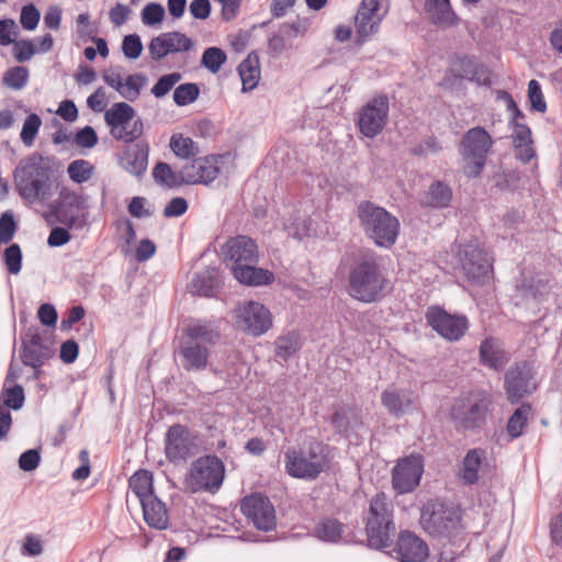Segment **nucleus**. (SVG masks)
Instances as JSON below:
<instances>
[{
	"label": "nucleus",
	"mask_w": 562,
	"mask_h": 562,
	"mask_svg": "<svg viewBox=\"0 0 562 562\" xmlns=\"http://www.w3.org/2000/svg\"><path fill=\"white\" fill-rule=\"evenodd\" d=\"M424 473V458L412 453L400 459L392 470V486L398 494L413 492Z\"/></svg>",
	"instance_id": "15"
},
{
	"label": "nucleus",
	"mask_w": 562,
	"mask_h": 562,
	"mask_svg": "<svg viewBox=\"0 0 562 562\" xmlns=\"http://www.w3.org/2000/svg\"><path fill=\"white\" fill-rule=\"evenodd\" d=\"M494 146V139L482 126L468 130L461 137L459 154L463 161V171L468 177H479Z\"/></svg>",
	"instance_id": "6"
},
{
	"label": "nucleus",
	"mask_w": 562,
	"mask_h": 562,
	"mask_svg": "<svg viewBox=\"0 0 562 562\" xmlns=\"http://www.w3.org/2000/svg\"><path fill=\"white\" fill-rule=\"evenodd\" d=\"M94 172L93 165L85 159H76L67 167V175L75 183L81 184L91 179Z\"/></svg>",
	"instance_id": "44"
},
{
	"label": "nucleus",
	"mask_w": 562,
	"mask_h": 562,
	"mask_svg": "<svg viewBox=\"0 0 562 562\" xmlns=\"http://www.w3.org/2000/svg\"><path fill=\"white\" fill-rule=\"evenodd\" d=\"M148 145L135 144L126 149L121 158V166L131 175H143L148 166Z\"/></svg>",
	"instance_id": "31"
},
{
	"label": "nucleus",
	"mask_w": 562,
	"mask_h": 562,
	"mask_svg": "<svg viewBox=\"0 0 562 562\" xmlns=\"http://www.w3.org/2000/svg\"><path fill=\"white\" fill-rule=\"evenodd\" d=\"M507 108L513 113L512 124H513V142L514 144L529 142L532 140L530 128L522 123L524 114L518 109L515 101L512 97L508 95V104Z\"/></svg>",
	"instance_id": "40"
},
{
	"label": "nucleus",
	"mask_w": 562,
	"mask_h": 562,
	"mask_svg": "<svg viewBox=\"0 0 562 562\" xmlns=\"http://www.w3.org/2000/svg\"><path fill=\"white\" fill-rule=\"evenodd\" d=\"M360 225L378 247L391 248L400 235V221L384 207L363 201L357 209Z\"/></svg>",
	"instance_id": "4"
},
{
	"label": "nucleus",
	"mask_w": 562,
	"mask_h": 562,
	"mask_svg": "<svg viewBox=\"0 0 562 562\" xmlns=\"http://www.w3.org/2000/svg\"><path fill=\"white\" fill-rule=\"evenodd\" d=\"M300 335L295 331L279 337L276 340V355L282 360H288L300 348Z\"/></svg>",
	"instance_id": "45"
},
{
	"label": "nucleus",
	"mask_w": 562,
	"mask_h": 562,
	"mask_svg": "<svg viewBox=\"0 0 562 562\" xmlns=\"http://www.w3.org/2000/svg\"><path fill=\"white\" fill-rule=\"evenodd\" d=\"M4 262L11 274H18L22 267V252L16 244L10 245L4 250Z\"/></svg>",
	"instance_id": "54"
},
{
	"label": "nucleus",
	"mask_w": 562,
	"mask_h": 562,
	"mask_svg": "<svg viewBox=\"0 0 562 562\" xmlns=\"http://www.w3.org/2000/svg\"><path fill=\"white\" fill-rule=\"evenodd\" d=\"M429 326L443 339L460 340L469 329V319L461 314H450L439 306H431L426 313Z\"/></svg>",
	"instance_id": "14"
},
{
	"label": "nucleus",
	"mask_w": 562,
	"mask_h": 562,
	"mask_svg": "<svg viewBox=\"0 0 562 562\" xmlns=\"http://www.w3.org/2000/svg\"><path fill=\"white\" fill-rule=\"evenodd\" d=\"M29 79V71L25 67H13L5 71L3 76V82L15 90L22 89Z\"/></svg>",
	"instance_id": "51"
},
{
	"label": "nucleus",
	"mask_w": 562,
	"mask_h": 562,
	"mask_svg": "<svg viewBox=\"0 0 562 562\" xmlns=\"http://www.w3.org/2000/svg\"><path fill=\"white\" fill-rule=\"evenodd\" d=\"M41 461V457L37 450L30 449L23 452L19 459V467L26 472L35 470Z\"/></svg>",
	"instance_id": "63"
},
{
	"label": "nucleus",
	"mask_w": 562,
	"mask_h": 562,
	"mask_svg": "<svg viewBox=\"0 0 562 562\" xmlns=\"http://www.w3.org/2000/svg\"><path fill=\"white\" fill-rule=\"evenodd\" d=\"M252 265L245 263L232 267L233 274L238 282L251 286H260L273 282L274 276L271 271L256 268Z\"/></svg>",
	"instance_id": "30"
},
{
	"label": "nucleus",
	"mask_w": 562,
	"mask_h": 562,
	"mask_svg": "<svg viewBox=\"0 0 562 562\" xmlns=\"http://www.w3.org/2000/svg\"><path fill=\"white\" fill-rule=\"evenodd\" d=\"M35 53L36 48L31 41L23 40L13 45L14 58L20 63L30 60Z\"/></svg>",
	"instance_id": "59"
},
{
	"label": "nucleus",
	"mask_w": 562,
	"mask_h": 562,
	"mask_svg": "<svg viewBox=\"0 0 562 562\" xmlns=\"http://www.w3.org/2000/svg\"><path fill=\"white\" fill-rule=\"evenodd\" d=\"M529 413L530 406L521 405L510 416L507 424V431L512 438H517L522 434Z\"/></svg>",
	"instance_id": "47"
},
{
	"label": "nucleus",
	"mask_w": 562,
	"mask_h": 562,
	"mask_svg": "<svg viewBox=\"0 0 562 562\" xmlns=\"http://www.w3.org/2000/svg\"><path fill=\"white\" fill-rule=\"evenodd\" d=\"M331 423L338 432L346 436L360 423L358 412L349 406L340 407L331 417Z\"/></svg>",
	"instance_id": "41"
},
{
	"label": "nucleus",
	"mask_w": 562,
	"mask_h": 562,
	"mask_svg": "<svg viewBox=\"0 0 562 562\" xmlns=\"http://www.w3.org/2000/svg\"><path fill=\"white\" fill-rule=\"evenodd\" d=\"M224 477L225 467L222 460L216 456H204L192 462L184 485L192 493H214L222 486Z\"/></svg>",
	"instance_id": "8"
},
{
	"label": "nucleus",
	"mask_w": 562,
	"mask_h": 562,
	"mask_svg": "<svg viewBox=\"0 0 562 562\" xmlns=\"http://www.w3.org/2000/svg\"><path fill=\"white\" fill-rule=\"evenodd\" d=\"M153 177L157 183L167 188H178L188 184L183 167L177 171L166 162H158L154 167Z\"/></svg>",
	"instance_id": "36"
},
{
	"label": "nucleus",
	"mask_w": 562,
	"mask_h": 562,
	"mask_svg": "<svg viewBox=\"0 0 562 562\" xmlns=\"http://www.w3.org/2000/svg\"><path fill=\"white\" fill-rule=\"evenodd\" d=\"M394 552L401 562H424L429 554L427 543L411 531L400 533Z\"/></svg>",
	"instance_id": "25"
},
{
	"label": "nucleus",
	"mask_w": 562,
	"mask_h": 562,
	"mask_svg": "<svg viewBox=\"0 0 562 562\" xmlns=\"http://www.w3.org/2000/svg\"><path fill=\"white\" fill-rule=\"evenodd\" d=\"M165 9L160 3H148L142 10V21L145 25L154 26L162 22Z\"/></svg>",
	"instance_id": "53"
},
{
	"label": "nucleus",
	"mask_w": 562,
	"mask_h": 562,
	"mask_svg": "<svg viewBox=\"0 0 562 562\" xmlns=\"http://www.w3.org/2000/svg\"><path fill=\"white\" fill-rule=\"evenodd\" d=\"M417 401V395L409 389L390 385L381 393L382 405L394 416H401L411 411Z\"/></svg>",
	"instance_id": "28"
},
{
	"label": "nucleus",
	"mask_w": 562,
	"mask_h": 562,
	"mask_svg": "<svg viewBox=\"0 0 562 562\" xmlns=\"http://www.w3.org/2000/svg\"><path fill=\"white\" fill-rule=\"evenodd\" d=\"M170 148L176 156L180 158H189L198 151L195 143L190 137L181 134H175L170 138Z\"/></svg>",
	"instance_id": "46"
},
{
	"label": "nucleus",
	"mask_w": 562,
	"mask_h": 562,
	"mask_svg": "<svg viewBox=\"0 0 562 562\" xmlns=\"http://www.w3.org/2000/svg\"><path fill=\"white\" fill-rule=\"evenodd\" d=\"M485 451L482 449H471L467 452L459 470V479L464 484H474L480 476V470L485 461Z\"/></svg>",
	"instance_id": "33"
},
{
	"label": "nucleus",
	"mask_w": 562,
	"mask_h": 562,
	"mask_svg": "<svg viewBox=\"0 0 562 562\" xmlns=\"http://www.w3.org/2000/svg\"><path fill=\"white\" fill-rule=\"evenodd\" d=\"M480 357L483 364L498 370L508 361L499 340L495 338H486L480 347Z\"/></svg>",
	"instance_id": "34"
},
{
	"label": "nucleus",
	"mask_w": 562,
	"mask_h": 562,
	"mask_svg": "<svg viewBox=\"0 0 562 562\" xmlns=\"http://www.w3.org/2000/svg\"><path fill=\"white\" fill-rule=\"evenodd\" d=\"M40 11L33 4H26L21 10L20 23L24 30L33 31L40 22Z\"/></svg>",
	"instance_id": "58"
},
{
	"label": "nucleus",
	"mask_w": 562,
	"mask_h": 562,
	"mask_svg": "<svg viewBox=\"0 0 562 562\" xmlns=\"http://www.w3.org/2000/svg\"><path fill=\"white\" fill-rule=\"evenodd\" d=\"M54 353L53 342L46 331L38 327H30L23 340V363L27 367H42Z\"/></svg>",
	"instance_id": "18"
},
{
	"label": "nucleus",
	"mask_w": 562,
	"mask_h": 562,
	"mask_svg": "<svg viewBox=\"0 0 562 562\" xmlns=\"http://www.w3.org/2000/svg\"><path fill=\"white\" fill-rule=\"evenodd\" d=\"M528 99L530 101L531 108L540 113L546 112L547 103L544 101V97L541 90L540 83L532 79L528 83Z\"/></svg>",
	"instance_id": "55"
},
{
	"label": "nucleus",
	"mask_w": 562,
	"mask_h": 562,
	"mask_svg": "<svg viewBox=\"0 0 562 562\" xmlns=\"http://www.w3.org/2000/svg\"><path fill=\"white\" fill-rule=\"evenodd\" d=\"M16 223L11 212H4L0 216V244H8L14 236Z\"/></svg>",
	"instance_id": "56"
},
{
	"label": "nucleus",
	"mask_w": 562,
	"mask_h": 562,
	"mask_svg": "<svg viewBox=\"0 0 562 562\" xmlns=\"http://www.w3.org/2000/svg\"><path fill=\"white\" fill-rule=\"evenodd\" d=\"M328 462L327 447L316 439H310L288 449L284 468L293 477L314 480L328 467Z\"/></svg>",
	"instance_id": "5"
},
{
	"label": "nucleus",
	"mask_w": 562,
	"mask_h": 562,
	"mask_svg": "<svg viewBox=\"0 0 562 562\" xmlns=\"http://www.w3.org/2000/svg\"><path fill=\"white\" fill-rule=\"evenodd\" d=\"M43 552L42 541L34 535H27L21 547V554L24 557H37Z\"/></svg>",
	"instance_id": "62"
},
{
	"label": "nucleus",
	"mask_w": 562,
	"mask_h": 562,
	"mask_svg": "<svg viewBox=\"0 0 562 562\" xmlns=\"http://www.w3.org/2000/svg\"><path fill=\"white\" fill-rule=\"evenodd\" d=\"M240 508L247 519L259 530L269 531L277 525L273 505L267 496L260 493L246 496L241 501Z\"/></svg>",
	"instance_id": "19"
},
{
	"label": "nucleus",
	"mask_w": 562,
	"mask_h": 562,
	"mask_svg": "<svg viewBox=\"0 0 562 562\" xmlns=\"http://www.w3.org/2000/svg\"><path fill=\"white\" fill-rule=\"evenodd\" d=\"M221 284L220 272L216 268H207L195 274L191 281V292L201 296H211Z\"/></svg>",
	"instance_id": "35"
},
{
	"label": "nucleus",
	"mask_w": 562,
	"mask_h": 562,
	"mask_svg": "<svg viewBox=\"0 0 562 562\" xmlns=\"http://www.w3.org/2000/svg\"><path fill=\"white\" fill-rule=\"evenodd\" d=\"M344 526L336 519H323L315 527V536L325 542H336L342 535Z\"/></svg>",
	"instance_id": "42"
},
{
	"label": "nucleus",
	"mask_w": 562,
	"mask_h": 562,
	"mask_svg": "<svg viewBox=\"0 0 562 562\" xmlns=\"http://www.w3.org/2000/svg\"><path fill=\"white\" fill-rule=\"evenodd\" d=\"M103 81L119 95L127 101H135L140 95L142 90L147 86L148 78L142 74L136 72L132 75H124L121 66L110 67L102 72Z\"/></svg>",
	"instance_id": "16"
},
{
	"label": "nucleus",
	"mask_w": 562,
	"mask_h": 562,
	"mask_svg": "<svg viewBox=\"0 0 562 562\" xmlns=\"http://www.w3.org/2000/svg\"><path fill=\"white\" fill-rule=\"evenodd\" d=\"M220 338L217 327L207 321L190 323L180 345L182 367L188 371H200L206 368L210 347Z\"/></svg>",
	"instance_id": "3"
},
{
	"label": "nucleus",
	"mask_w": 562,
	"mask_h": 562,
	"mask_svg": "<svg viewBox=\"0 0 562 562\" xmlns=\"http://www.w3.org/2000/svg\"><path fill=\"white\" fill-rule=\"evenodd\" d=\"M188 210V203L183 198H173L171 199L164 210V215L166 217H178L186 213Z\"/></svg>",
	"instance_id": "64"
},
{
	"label": "nucleus",
	"mask_w": 562,
	"mask_h": 562,
	"mask_svg": "<svg viewBox=\"0 0 562 562\" xmlns=\"http://www.w3.org/2000/svg\"><path fill=\"white\" fill-rule=\"evenodd\" d=\"M238 74L243 82V91L255 89L260 79L259 59L256 55H248L238 66Z\"/></svg>",
	"instance_id": "37"
},
{
	"label": "nucleus",
	"mask_w": 562,
	"mask_h": 562,
	"mask_svg": "<svg viewBox=\"0 0 562 562\" xmlns=\"http://www.w3.org/2000/svg\"><path fill=\"white\" fill-rule=\"evenodd\" d=\"M390 290L391 282L375 256L364 257L349 273V295L359 302H379Z\"/></svg>",
	"instance_id": "2"
},
{
	"label": "nucleus",
	"mask_w": 562,
	"mask_h": 562,
	"mask_svg": "<svg viewBox=\"0 0 562 562\" xmlns=\"http://www.w3.org/2000/svg\"><path fill=\"white\" fill-rule=\"evenodd\" d=\"M225 260L234 266L256 263L258 261V249L255 241L246 236H236L227 240L223 248Z\"/></svg>",
	"instance_id": "26"
},
{
	"label": "nucleus",
	"mask_w": 562,
	"mask_h": 562,
	"mask_svg": "<svg viewBox=\"0 0 562 562\" xmlns=\"http://www.w3.org/2000/svg\"><path fill=\"white\" fill-rule=\"evenodd\" d=\"M389 0H362L355 16L357 43L370 41L380 30L387 14Z\"/></svg>",
	"instance_id": "11"
},
{
	"label": "nucleus",
	"mask_w": 562,
	"mask_h": 562,
	"mask_svg": "<svg viewBox=\"0 0 562 562\" xmlns=\"http://www.w3.org/2000/svg\"><path fill=\"white\" fill-rule=\"evenodd\" d=\"M193 47V42L180 32H167L154 37L148 50L150 57L160 60L168 54L188 52Z\"/></svg>",
	"instance_id": "24"
},
{
	"label": "nucleus",
	"mask_w": 562,
	"mask_h": 562,
	"mask_svg": "<svg viewBox=\"0 0 562 562\" xmlns=\"http://www.w3.org/2000/svg\"><path fill=\"white\" fill-rule=\"evenodd\" d=\"M490 405L491 400L486 393L473 392L454 401L451 417L463 428H474L485 418Z\"/></svg>",
	"instance_id": "12"
},
{
	"label": "nucleus",
	"mask_w": 562,
	"mask_h": 562,
	"mask_svg": "<svg viewBox=\"0 0 562 562\" xmlns=\"http://www.w3.org/2000/svg\"><path fill=\"white\" fill-rule=\"evenodd\" d=\"M86 196L68 187H61L58 191V199L49 204L52 213L59 223L74 227L79 223L77 212L86 209Z\"/></svg>",
	"instance_id": "21"
},
{
	"label": "nucleus",
	"mask_w": 562,
	"mask_h": 562,
	"mask_svg": "<svg viewBox=\"0 0 562 562\" xmlns=\"http://www.w3.org/2000/svg\"><path fill=\"white\" fill-rule=\"evenodd\" d=\"M143 508L145 521L153 528L165 529L168 527V514L166 505L156 496H149L139 502Z\"/></svg>",
	"instance_id": "32"
},
{
	"label": "nucleus",
	"mask_w": 562,
	"mask_h": 562,
	"mask_svg": "<svg viewBox=\"0 0 562 562\" xmlns=\"http://www.w3.org/2000/svg\"><path fill=\"white\" fill-rule=\"evenodd\" d=\"M16 25L13 20H0V45L8 46L14 43Z\"/></svg>",
	"instance_id": "61"
},
{
	"label": "nucleus",
	"mask_w": 562,
	"mask_h": 562,
	"mask_svg": "<svg viewBox=\"0 0 562 562\" xmlns=\"http://www.w3.org/2000/svg\"><path fill=\"white\" fill-rule=\"evenodd\" d=\"M464 276L472 282L484 284L492 278V265L487 254L477 243L467 244L459 252Z\"/></svg>",
	"instance_id": "13"
},
{
	"label": "nucleus",
	"mask_w": 562,
	"mask_h": 562,
	"mask_svg": "<svg viewBox=\"0 0 562 562\" xmlns=\"http://www.w3.org/2000/svg\"><path fill=\"white\" fill-rule=\"evenodd\" d=\"M195 438L182 425L171 426L165 436V453L169 461L178 462L195 453Z\"/></svg>",
	"instance_id": "23"
},
{
	"label": "nucleus",
	"mask_w": 562,
	"mask_h": 562,
	"mask_svg": "<svg viewBox=\"0 0 562 562\" xmlns=\"http://www.w3.org/2000/svg\"><path fill=\"white\" fill-rule=\"evenodd\" d=\"M135 116V110L128 103H114L104 113V121L110 127V135L116 140L126 143L140 137L143 134V121Z\"/></svg>",
	"instance_id": "9"
},
{
	"label": "nucleus",
	"mask_w": 562,
	"mask_h": 562,
	"mask_svg": "<svg viewBox=\"0 0 562 562\" xmlns=\"http://www.w3.org/2000/svg\"><path fill=\"white\" fill-rule=\"evenodd\" d=\"M75 143L82 148H92L98 143L95 131L91 126H85L77 132Z\"/></svg>",
	"instance_id": "60"
},
{
	"label": "nucleus",
	"mask_w": 562,
	"mask_h": 562,
	"mask_svg": "<svg viewBox=\"0 0 562 562\" xmlns=\"http://www.w3.org/2000/svg\"><path fill=\"white\" fill-rule=\"evenodd\" d=\"M226 61V54L218 47H209L203 52L201 64L212 74H216Z\"/></svg>",
	"instance_id": "48"
},
{
	"label": "nucleus",
	"mask_w": 562,
	"mask_h": 562,
	"mask_svg": "<svg viewBox=\"0 0 562 562\" xmlns=\"http://www.w3.org/2000/svg\"><path fill=\"white\" fill-rule=\"evenodd\" d=\"M42 120L41 117L32 113L30 114L22 126V131L20 133L21 142L26 146L31 147L34 144V140L36 138V135L41 128Z\"/></svg>",
	"instance_id": "49"
},
{
	"label": "nucleus",
	"mask_w": 562,
	"mask_h": 562,
	"mask_svg": "<svg viewBox=\"0 0 562 562\" xmlns=\"http://www.w3.org/2000/svg\"><path fill=\"white\" fill-rule=\"evenodd\" d=\"M187 183L209 184L220 175L218 158L214 156L200 157L183 166Z\"/></svg>",
	"instance_id": "27"
},
{
	"label": "nucleus",
	"mask_w": 562,
	"mask_h": 562,
	"mask_svg": "<svg viewBox=\"0 0 562 562\" xmlns=\"http://www.w3.org/2000/svg\"><path fill=\"white\" fill-rule=\"evenodd\" d=\"M25 401L23 387L19 384L3 385L0 394V405L4 408L20 409Z\"/></svg>",
	"instance_id": "43"
},
{
	"label": "nucleus",
	"mask_w": 562,
	"mask_h": 562,
	"mask_svg": "<svg viewBox=\"0 0 562 562\" xmlns=\"http://www.w3.org/2000/svg\"><path fill=\"white\" fill-rule=\"evenodd\" d=\"M122 50L125 57L130 59L138 58L143 50L140 37L137 34L126 35L122 42Z\"/></svg>",
	"instance_id": "57"
},
{
	"label": "nucleus",
	"mask_w": 562,
	"mask_h": 562,
	"mask_svg": "<svg viewBox=\"0 0 562 562\" xmlns=\"http://www.w3.org/2000/svg\"><path fill=\"white\" fill-rule=\"evenodd\" d=\"M153 482L154 477L151 472L147 470H138L130 477L128 486L138 502H142L145 498H149V496L155 495Z\"/></svg>",
	"instance_id": "38"
},
{
	"label": "nucleus",
	"mask_w": 562,
	"mask_h": 562,
	"mask_svg": "<svg viewBox=\"0 0 562 562\" xmlns=\"http://www.w3.org/2000/svg\"><path fill=\"white\" fill-rule=\"evenodd\" d=\"M199 88L195 83H183L173 91V101L179 106L188 105L194 102L199 97Z\"/></svg>",
	"instance_id": "50"
},
{
	"label": "nucleus",
	"mask_w": 562,
	"mask_h": 562,
	"mask_svg": "<svg viewBox=\"0 0 562 562\" xmlns=\"http://www.w3.org/2000/svg\"><path fill=\"white\" fill-rule=\"evenodd\" d=\"M366 531L369 546L375 549L387 547L395 533L393 505L384 493L370 501Z\"/></svg>",
	"instance_id": "7"
},
{
	"label": "nucleus",
	"mask_w": 562,
	"mask_h": 562,
	"mask_svg": "<svg viewBox=\"0 0 562 562\" xmlns=\"http://www.w3.org/2000/svg\"><path fill=\"white\" fill-rule=\"evenodd\" d=\"M505 386L508 400L512 403H516L525 395L532 393L537 389L533 368L527 362L510 368L505 376Z\"/></svg>",
	"instance_id": "22"
},
{
	"label": "nucleus",
	"mask_w": 562,
	"mask_h": 562,
	"mask_svg": "<svg viewBox=\"0 0 562 562\" xmlns=\"http://www.w3.org/2000/svg\"><path fill=\"white\" fill-rule=\"evenodd\" d=\"M425 9L429 20L441 29L454 26L459 22L449 0H427Z\"/></svg>",
	"instance_id": "29"
},
{
	"label": "nucleus",
	"mask_w": 562,
	"mask_h": 562,
	"mask_svg": "<svg viewBox=\"0 0 562 562\" xmlns=\"http://www.w3.org/2000/svg\"><path fill=\"white\" fill-rule=\"evenodd\" d=\"M235 325L241 331L259 337L272 327V314L257 301H243L233 311Z\"/></svg>",
	"instance_id": "10"
},
{
	"label": "nucleus",
	"mask_w": 562,
	"mask_h": 562,
	"mask_svg": "<svg viewBox=\"0 0 562 562\" xmlns=\"http://www.w3.org/2000/svg\"><path fill=\"white\" fill-rule=\"evenodd\" d=\"M389 115V100L380 95L370 100L359 111L358 126L361 134L368 138H373L382 132Z\"/></svg>",
	"instance_id": "20"
},
{
	"label": "nucleus",
	"mask_w": 562,
	"mask_h": 562,
	"mask_svg": "<svg viewBox=\"0 0 562 562\" xmlns=\"http://www.w3.org/2000/svg\"><path fill=\"white\" fill-rule=\"evenodd\" d=\"M452 198L450 188L441 181H437L429 187L424 195L422 203L430 207H446Z\"/></svg>",
	"instance_id": "39"
},
{
	"label": "nucleus",
	"mask_w": 562,
	"mask_h": 562,
	"mask_svg": "<svg viewBox=\"0 0 562 562\" xmlns=\"http://www.w3.org/2000/svg\"><path fill=\"white\" fill-rule=\"evenodd\" d=\"M458 515L452 506L438 501L425 504L420 513V524L430 535H443L457 524Z\"/></svg>",
	"instance_id": "17"
},
{
	"label": "nucleus",
	"mask_w": 562,
	"mask_h": 562,
	"mask_svg": "<svg viewBox=\"0 0 562 562\" xmlns=\"http://www.w3.org/2000/svg\"><path fill=\"white\" fill-rule=\"evenodd\" d=\"M181 80L179 72L164 75L151 88V93L156 98H162Z\"/></svg>",
	"instance_id": "52"
},
{
	"label": "nucleus",
	"mask_w": 562,
	"mask_h": 562,
	"mask_svg": "<svg viewBox=\"0 0 562 562\" xmlns=\"http://www.w3.org/2000/svg\"><path fill=\"white\" fill-rule=\"evenodd\" d=\"M54 160L38 153L22 158L13 171V181L21 199L27 204L46 205L53 198Z\"/></svg>",
	"instance_id": "1"
}]
</instances>
